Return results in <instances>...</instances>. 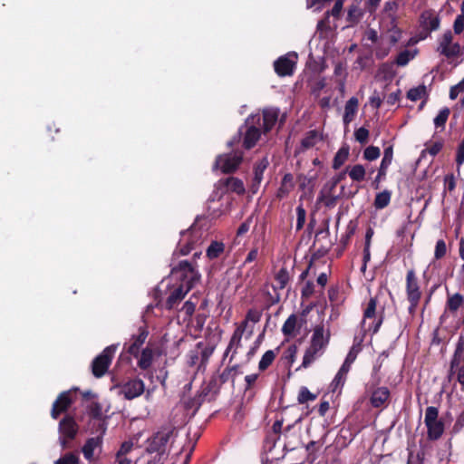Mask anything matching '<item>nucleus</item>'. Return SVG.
Instances as JSON below:
<instances>
[{"label": "nucleus", "instance_id": "nucleus-1", "mask_svg": "<svg viewBox=\"0 0 464 464\" xmlns=\"http://www.w3.org/2000/svg\"><path fill=\"white\" fill-rule=\"evenodd\" d=\"M89 411L92 415V418L89 420V426H92V430L95 429L96 433L95 436L89 438V462H96L103 456L102 443L107 428L100 404L93 401H89Z\"/></svg>", "mask_w": 464, "mask_h": 464}, {"label": "nucleus", "instance_id": "nucleus-2", "mask_svg": "<svg viewBox=\"0 0 464 464\" xmlns=\"http://www.w3.org/2000/svg\"><path fill=\"white\" fill-rule=\"evenodd\" d=\"M330 340V331L324 329V324L316 325L314 329L310 344L306 348L301 367L308 368L316 359L321 357Z\"/></svg>", "mask_w": 464, "mask_h": 464}, {"label": "nucleus", "instance_id": "nucleus-3", "mask_svg": "<svg viewBox=\"0 0 464 464\" xmlns=\"http://www.w3.org/2000/svg\"><path fill=\"white\" fill-rule=\"evenodd\" d=\"M171 276L176 280H179L181 282V285H190L191 289L200 279V275L198 272L187 260H182L179 261L177 265H172Z\"/></svg>", "mask_w": 464, "mask_h": 464}, {"label": "nucleus", "instance_id": "nucleus-4", "mask_svg": "<svg viewBox=\"0 0 464 464\" xmlns=\"http://www.w3.org/2000/svg\"><path fill=\"white\" fill-rule=\"evenodd\" d=\"M424 423L427 428V438L429 440H440L445 430L444 421L439 418V409L429 406L425 410Z\"/></svg>", "mask_w": 464, "mask_h": 464}, {"label": "nucleus", "instance_id": "nucleus-5", "mask_svg": "<svg viewBox=\"0 0 464 464\" xmlns=\"http://www.w3.org/2000/svg\"><path fill=\"white\" fill-rule=\"evenodd\" d=\"M117 347L116 344L107 346L101 354L94 358L92 363V372L96 378H101L107 372Z\"/></svg>", "mask_w": 464, "mask_h": 464}, {"label": "nucleus", "instance_id": "nucleus-6", "mask_svg": "<svg viewBox=\"0 0 464 464\" xmlns=\"http://www.w3.org/2000/svg\"><path fill=\"white\" fill-rule=\"evenodd\" d=\"M243 160L241 150H233L229 153L220 154L217 157L214 169H219L223 173L235 172Z\"/></svg>", "mask_w": 464, "mask_h": 464}, {"label": "nucleus", "instance_id": "nucleus-7", "mask_svg": "<svg viewBox=\"0 0 464 464\" xmlns=\"http://www.w3.org/2000/svg\"><path fill=\"white\" fill-rule=\"evenodd\" d=\"M77 390L72 389L61 392L53 403L51 416L56 420L62 413L66 412L76 401Z\"/></svg>", "mask_w": 464, "mask_h": 464}, {"label": "nucleus", "instance_id": "nucleus-8", "mask_svg": "<svg viewBox=\"0 0 464 464\" xmlns=\"http://www.w3.org/2000/svg\"><path fill=\"white\" fill-rule=\"evenodd\" d=\"M436 50L448 59L456 58L461 54V47L458 43H453V34L450 31L445 32L439 38Z\"/></svg>", "mask_w": 464, "mask_h": 464}, {"label": "nucleus", "instance_id": "nucleus-9", "mask_svg": "<svg viewBox=\"0 0 464 464\" xmlns=\"http://www.w3.org/2000/svg\"><path fill=\"white\" fill-rule=\"evenodd\" d=\"M113 389H118V393L126 400H133L144 392L145 384L142 380L134 378L123 383H115Z\"/></svg>", "mask_w": 464, "mask_h": 464}, {"label": "nucleus", "instance_id": "nucleus-10", "mask_svg": "<svg viewBox=\"0 0 464 464\" xmlns=\"http://www.w3.org/2000/svg\"><path fill=\"white\" fill-rule=\"evenodd\" d=\"M407 299L411 304L410 309L414 310L420 300L421 291L419 286L418 278L413 269L407 272L406 276Z\"/></svg>", "mask_w": 464, "mask_h": 464}, {"label": "nucleus", "instance_id": "nucleus-11", "mask_svg": "<svg viewBox=\"0 0 464 464\" xmlns=\"http://www.w3.org/2000/svg\"><path fill=\"white\" fill-rule=\"evenodd\" d=\"M59 431L63 449H68L70 448L69 442L77 434L78 425L72 416H65L59 423Z\"/></svg>", "mask_w": 464, "mask_h": 464}, {"label": "nucleus", "instance_id": "nucleus-12", "mask_svg": "<svg viewBox=\"0 0 464 464\" xmlns=\"http://www.w3.org/2000/svg\"><path fill=\"white\" fill-rule=\"evenodd\" d=\"M297 56L294 53H287L279 57L274 63L276 72L281 76H290L294 73Z\"/></svg>", "mask_w": 464, "mask_h": 464}, {"label": "nucleus", "instance_id": "nucleus-13", "mask_svg": "<svg viewBox=\"0 0 464 464\" xmlns=\"http://www.w3.org/2000/svg\"><path fill=\"white\" fill-rule=\"evenodd\" d=\"M254 117L248 118L246 121V131L243 137V146L246 150L252 149L261 136L260 128L254 125Z\"/></svg>", "mask_w": 464, "mask_h": 464}, {"label": "nucleus", "instance_id": "nucleus-14", "mask_svg": "<svg viewBox=\"0 0 464 464\" xmlns=\"http://www.w3.org/2000/svg\"><path fill=\"white\" fill-rule=\"evenodd\" d=\"M206 235L207 232L203 231L197 223L193 224L188 231L182 233V237L188 236L191 238L188 239V241L186 243V246L180 248L181 254L188 255L191 250L190 245L199 243Z\"/></svg>", "mask_w": 464, "mask_h": 464}, {"label": "nucleus", "instance_id": "nucleus-15", "mask_svg": "<svg viewBox=\"0 0 464 464\" xmlns=\"http://www.w3.org/2000/svg\"><path fill=\"white\" fill-rule=\"evenodd\" d=\"M217 188L224 189V192H234L237 195H243L246 191L243 181L236 177L221 179L217 184Z\"/></svg>", "mask_w": 464, "mask_h": 464}, {"label": "nucleus", "instance_id": "nucleus-16", "mask_svg": "<svg viewBox=\"0 0 464 464\" xmlns=\"http://www.w3.org/2000/svg\"><path fill=\"white\" fill-rule=\"evenodd\" d=\"M148 331L145 329L140 328V333L137 335H132L130 339L129 343L124 344V348L128 353L134 356L135 358L139 357L140 347L145 343L148 337Z\"/></svg>", "mask_w": 464, "mask_h": 464}, {"label": "nucleus", "instance_id": "nucleus-17", "mask_svg": "<svg viewBox=\"0 0 464 464\" xmlns=\"http://www.w3.org/2000/svg\"><path fill=\"white\" fill-rule=\"evenodd\" d=\"M190 290V285L185 286L179 285L170 293V295L167 298L166 308L169 310L173 309L178 304L181 302V300Z\"/></svg>", "mask_w": 464, "mask_h": 464}, {"label": "nucleus", "instance_id": "nucleus-18", "mask_svg": "<svg viewBox=\"0 0 464 464\" xmlns=\"http://www.w3.org/2000/svg\"><path fill=\"white\" fill-rule=\"evenodd\" d=\"M392 158H393L392 146H389V147L385 148V150L383 151V158L381 162L378 175L374 180L375 188H378L380 180L386 176L387 169L392 161Z\"/></svg>", "mask_w": 464, "mask_h": 464}, {"label": "nucleus", "instance_id": "nucleus-19", "mask_svg": "<svg viewBox=\"0 0 464 464\" xmlns=\"http://www.w3.org/2000/svg\"><path fill=\"white\" fill-rule=\"evenodd\" d=\"M390 398V391L386 387H379L375 389L370 398L371 404L374 408L382 407L387 403Z\"/></svg>", "mask_w": 464, "mask_h": 464}, {"label": "nucleus", "instance_id": "nucleus-20", "mask_svg": "<svg viewBox=\"0 0 464 464\" xmlns=\"http://www.w3.org/2000/svg\"><path fill=\"white\" fill-rule=\"evenodd\" d=\"M269 165V161L267 158H263L259 161H257L255 165L254 169V178H253V184H252V190L254 193L256 192L262 179H263V174L264 171L266 169L267 166Z\"/></svg>", "mask_w": 464, "mask_h": 464}, {"label": "nucleus", "instance_id": "nucleus-21", "mask_svg": "<svg viewBox=\"0 0 464 464\" xmlns=\"http://www.w3.org/2000/svg\"><path fill=\"white\" fill-rule=\"evenodd\" d=\"M155 352L150 346H146L139 354L138 367L141 370H148L153 362Z\"/></svg>", "mask_w": 464, "mask_h": 464}, {"label": "nucleus", "instance_id": "nucleus-22", "mask_svg": "<svg viewBox=\"0 0 464 464\" xmlns=\"http://www.w3.org/2000/svg\"><path fill=\"white\" fill-rule=\"evenodd\" d=\"M171 430H164L157 432L153 437L151 442V448L153 450L160 451L163 450L164 447L169 440L170 436L172 435Z\"/></svg>", "mask_w": 464, "mask_h": 464}, {"label": "nucleus", "instance_id": "nucleus-23", "mask_svg": "<svg viewBox=\"0 0 464 464\" xmlns=\"http://www.w3.org/2000/svg\"><path fill=\"white\" fill-rule=\"evenodd\" d=\"M277 109H266L263 111V125L262 129L264 133H266L272 130L278 118Z\"/></svg>", "mask_w": 464, "mask_h": 464}, {"label": "nucleus", "instance_id": "nucleus-24", "mask_svg": "<svg viewBox=\"0 0 464 464\" xmlns=\"http://www.w3.org/2000/svg\"><path fill=\"white\" fill-rule=\"evenodd\" d=\"M358 109V99L352 97L349 99L344 106L343 121L349 123L353 120V117Z\"/></svg>", "mask_w": 464, "mask_h": 464}, {"label": "nucleus", "instance_id": "nucleus-25", "mask_svg": "<svg viewBox=\"0 0 464 464\" xmlns=\"http://www.w3.org/2000/svg\"><path fill=\"white\" fill-rule=\"evenodd\" d=\"M293 176L290 173H286L282 179L281 186L276 193V197L280 199L285 198L293 189Z\"/></svg>", "mask_w": 464, "mask_h": 464}, {"label": "nucleus", "instance_id": "nucleus-26", "mask_svg": "<svg viewBox=\"0 0 464 464\" xmlns=\"http://www.w3.org/2000/svg\"><path fill=\"white\" fill-rule=\"evenodd\" d=\"M446 305L449 311L456 313L459 308L463 307L464 296L459 293L448 295Z\"/></svg>", "mask_w": 464, "mask_h": 464}, {"label": "nucleus", "instance_id": "nucleus-27", "mask_svg": "<svg viewBox=\"0 0 464 464\" xmlns=\"http://www.w3.org/2000/svg\"><path fill=\"white\" fill-rule=\"evenodd\" d=\"M456 376V380L464 386V361L461 362H450L449 378Z\"/></svg>", "mask_w": 464, "mask_h": 464}, {"label": "nucleus", "instance_id": "nucleus-28", "mask_svg": "<svg viewBox=\"0 0 464 464\" xmlns=\"http://www.w3.org/2000/svg\"><path fill=\"white\" fill-rule=\"evenodd\" d=\"M333 30V25L330 21V12L327 11L324 17L317 24V32L320 37H327L328 34Z\"/></svg>", "mask_w": 464, "mask_h": 464}, {"label": "nucleus", "instance_id": "nucleus-29", "mask_svg": "<svg viewBox=\"0 0 464 464\" xmlns=\"http://www.w3.org/2000/svg\"><path fill=\"white\" fill-rule=\"evenodd\" d=\"M349 151L350 150L348 146H343L338 150L333 161V168L334 169H339L343 165V163L348 160Z\"/></svg>", "mask_w": 464, "mask_h": 464}, {"label": "nucleus", "instance_id": "nucleus-30", "mask_svg": "<svg viewBox=\"0 0 464 464\" xmlns=\"http://www.w3.org/2000/svg\"><path fill=\"white\" fill-rule=\"evenodd\" d=\"M275 280L276 282V285H272V287H276V289H284L290 280L289 272L285 267H282L278 270V272L275 275Z\"/></svg>", "mask_w": 464, "mask_h": 464}, {"label": "nucleus", "instance_id": "nucleus-31", "mask_svg": "<svg viewBox=\"0 0 464 464\" xmlns=\"http://www.w3.org/2000/svg\"><path fill=\"white\" fill-rule=\"evenodd\" d=\"M392 192L385 189L376 195L373 206L377 209H382L390 204Z\"/></svg>", "mask_w": 464, "mask_h": 464}, {"label": "nucleus", "instance_id": "nucleus-32", "mask_svg": "<svg viewBox=\"0 0 464 464\" xmlns=\"http://www.w3.org/2000/svg\"><path fill=\"white\" fill-rule=\"evenodd\" d=\"M225 250V245L219 241H212L207 248L206 254L209 259L218 258Z\"/></svg>", "mask_w": 464, "mask_h": 464}, {"label": "nucleus", "instance_id": "nucleus-33", "mask_svg": "<svg viewBox=\"0 0 464 464\" xmlns=\"http://www.w3.org/2000/svg\"><path fill=\"white\" fill-rule=\"evenodd\" d=\"M348 175L352 180L361 182L366 175L365 168L361 164H356L350 169L348 168Z\"/></svg>", "mask_w": 464, "mask_h": 464}, {"label": "nucleus", "instance_id": "nucleus-34", "mask_svg": "<svg viewBox=\"0 0 464 464\" xmlns=\"http://www.w3.org/2000/svg\"><path fill=\"white\" fill-rule=\"evenodd\" d=\"M418 53V50L417 49H414V50H404L402 52H401L397 57H396V60H395V63L398 65V66H405L408 64V63L412 60L416 54Z\"/></svg>", "mask_w": 464, "mask_h": 464}, {"label": "nucleus", "instance_id": "nucleus-35", "mask_svg": "<svg viewBox=\"0 0 464 464\" xmlns=\"http://www.w3.org/2000/svg\"><path fill=\"white\" fill-rule=\"evenodd\" d=\"M423 24L427 29L430 31L437 30L440 26V19L438 16L433 15L430 13H424L421 14Z\"/></svg>", "mask_w": 464, "mask_h": 464}, {"label": "nucleus", "instance_id": "nucleus-36", "mask_svg": "<svg viewBox=\"0 0 464 464\" xmlns=\"http://www.w3.org/2000/svg\"><path fill=\"white\" fill-rule=\"evenodd\" d=\"M320 140V135L316 130H310L306 133L305 137L302 140V147L304 149H310L314 147L317 141Z\"/></svg>", "mask_w": 464, "mask_h": 464}, {"label": "nucleus", "instance_id": "nucleus-37", "mask_svg": "<svg viewBox=\"0 0 464 464\" xmlns=\"http://www.w3.org/2000/svg\"><path fill=\"white\" fill-rule=\"evenodd\" d=\"M298 318L295 314H291L286 321L285 322L282 332L285 336H290L294 334Z\"/></svg>", "mask_w": 464, "mask_h": 464}, {"label": "nucleus", "instance_id": "nucleus-38", "mask_svg": "<svg viewBox=\"0 0 464 464\" xmlns=\"http://www.w3.org/2000/svg\"><path fill=\"white\" fill-rule=\"evenodd\" d=\"M462 361H464V336L461 335L458 340L450 362H456L458 364V362H461Z\"/></svg>", "mask_w": 464, "mask_h": 464}, {"label": "nucleus", "instance_id": "nucleus-39", "mask_svg": "<svg viewBox=\"0 0 464 464\" xmlns=\"http://www.w3.org/2000/svg\"><path fill=\"white\" fill-rule=\"evenodd\" d=\"M426 94H427L426 86L420 85L416 88L411 89L407 92V97L411 101L416 102V101L422 99L424 96H426Z\"/></svg>", "mask_w": 464, "mask_h": 464}, {"label": "nucleus", "instance_id": "nucleus-40", "mask_svg": "<svg viewBox=\"0 0 464 464\" xmlns=\"http://www.w3.org/2000/svg\"><path fill=\"white\" fill-rule=\"evenodd\" d=\"M376 306H377V300L376 298H371L369 303L367 304V307L364 310L363 313V321L362 324H366L367 319H371L375 317L376 314Z\"/></svg>", "mask_w": 464, "mask_h": 464}, {"label": "nucleus", "instance_id": "nucleus-41", "mask_svg": "<svg viewBox=\"0 0 464 464\" xmlns=\"http://www.w3.org/2000/svg\"><path fill=\"white\" fill-rule=\"evenodd\" d=\"M450 111L449 108H443L440 111L438 115L434 118V124L437 128H444L448 118L450 116Z\"/></svg>", "mask_w": 464, "mask_h": 464}, {"label": "nucleus", "instance_id": "nucleus-42", "mask_svg": "<svg viewBox=\"0 0 464 464\" xmlns=\"http://www.w3.org/2000/svg\"><path fill=\"white\" fill-rule=\"evenodd\" d=\"M275 358H276V353H274V351H272V350L266 351L259 362V364H258L259 370H261V371L266 370L273 362Z\"/></svg>", "mask_w": 464, "mask_h": 464}, {"label": "nucleus", "instance_id": "nucleus-43", "mask_svg": "<svg viewBox=\"0 0 464 464\" xmlns=\"http://www.w3.org/2000/svg\"><path fill=\"white\" fill-rule=\"evenodd\" d=\"M443 145H444V142L442 140H437L434 142L426 143V149L422 151V153L428 152L430 155L434 157L441 150V149L443 148Z\"/></svg>", "mask_w": 464, "mask_h": 464}, {"label": "nucleus", "instance_id": "nucleus-44", "mask_svg": "<svg viewBox=\"0 0 464 464\" xmlns=\"http://www.w3.org/2000/svg\"><path fill=\"white\" fill-rule=\"evenodd\" d=\"M316 394L310 392V391L306 387H301L297 401L300 404H304L309 401H314L316 399Z\"/></svg>", "mask_w": 464, "mask_h": 464}, {"label": "nucleus", "instance_id": "nucleus-45", "mask_svg": "<svg viewBox=\"0 0 464 464\" xmlns=\"http://www.w3.org/2000/svg\"><path fill=\"white\" fill-rule=\"evenodd\" d=\"M361 15H362L361 11L357 5H353L349 7L348 14H347V20L351 24L358 23Z\"/></svg>", "mask_w": 464, "mask_h": 464}, {"label": "nucleus", "instance_id": "nucleus-46", "mask_svg": "<svg viewBox=\"0 0 464 464\" xmlns=\"http://www.w3.org/2000/svg\"><path fill=\"white\" fill-rule=\"evenodd\" d=\"M381 151L378 147L369 146L363 151V158L367 160H374L380 157Z\"/></svg>", "mask_w": 464, "mask_h": 464}, {"label": "nucleus", "instance_id": "nucleus-47", "mask_svg": "<svg viewBox=\"0 0 464 464\" xmlns=\"http://www.w3.org/2000/svg\"><path fill=\"white\" fill-rule=\"evenodd\" d=\"M262 317V312L256 309H249L246 314V320L253 324L258 323Z\"/></svg>", "mask_w": 464, "mask_h": 464}, {"label": "nucleus", "instance_id": "nucleus-48", "mask_svg": "<svg viewBox=\"0 0 464 464\" xmlns=\"http://www.w3.org/2000/svg\"><path fill=\"white\" fill-rule=\"evenodd\" d=\"M296 216H297L296 229L300 230L303 228V227L304 225L305 217H306V212H305L304 208H303V206L300 205L296 208Z\"/></svg>", "mask_w": 464, "mask_h": 464}, {"label": "nucleus", "instance_id": "nucleus-49", "mask_svg": "<svg viewBox=\"0 0 464 464\" xmlns=\"http://www.w3.org/2000/svg\"><path fill=\"white\" fill-rule=\"evenodd\" d=\"M78 457L74 453H66L63 457L55 461V464H77Z\"/></svg>", "mask_w": 464, "mask_h": 464}, {"label": "nucleus", "instance_id": "nucleus-50", "mask_svg": "<svg viewBox=\"0 0 464 464\" xmlns=\"http://www.w3.org/2000/svg\"><path fill=\"white\" fill-rule=\"evenodd\" d=\"M354 136H355V140L358 142L364 144L368 141L369 130L363 127H361L355 130Z\"/></svg>", "mask_w": 464, "mask_h": 464}, {"label": "nucleus", "instance_id": "nucleus-51", "mask_svg": "<svg viewBox=\"0 0 464 464\" xmlns=\"http://www.w3.org/2000/svg\"><path fill=\"white\" fill-rule=\"evenodd\" d=\"M447 247L444 240H438L435 246L434 256L436 259H440L446 255Z\"/></svg>", "mask_w": 464, "mask_h": 464}, {"label": "nucleus", "instance_id": "nucleus-52", "mask_svg": "<svg viewBox=\"0 0 464 464\" xmlns=\"http://www.w3.org/2000/svg\"><path fill=\"white\" fill-rule=\"evenodd\" d=\"M456 163L457 170L459 172L460 166L464 163V139L461 140L460 144L458 147L456 153Z\"/></svg>", "mask_w": 464, "mask_h": 464}, {"label": "nucleus", "instance_id": "nucleus-53", "mask_svg": "<svg viewBox=\"0 0 464 464\" xmlns=\"http://www.w3.org/2000/svg\"><path fill=\"white\" fill-rule=\"evenodd\" d=\"M274 293H270L268 290L266 291V302L268 305H273L277 304L280 301V294L277 292L276 287H272Z\"/></svg>", "mask_w": 464, "mask_h": 464}, {"label": "nucleus", "instance_id": "nucleus-54", "mask_svg": "<svg viewBox=\"0 0 464 464\" xmlns=\"http://www.w3.org/2000/svg\"><path fill=\"white\" fill-rule=\"evenodd\" d=\"M344 0H335L334 5L333 9L330 12V15L334 16V18H339L341 15V12L343 9Z\"/></svg>", "mask_w": 464, "mask_h": 464}, {"label": "nucleus", "instance_id": "nucleus-55", "mask_svg": "<svg viewBox=\"0 0 464 464\" xmlns=\"http://www.w3.org/2000/svg\"><path fill=\"white\" fill-rule=\"evenodd\" d=\"M454 32L457 34H459L464 30V16L463 15H458L457 18L454 21L453 24Z\"/></svg>", "mask_w": 464, "mask_h": 464}, {"label": "nucleus", "instance_id": "nucleus-56", "mask_svg": "<svg viewBox=\"0 0 464 464\" xmlns=\"http://www.w3.org/2000/svg\"><path fill=\"white\" fill-rule=\"evenodd\" d=\"M252 219H253V217H249L246 219V221H244L240 225V227H238L237 232V236H242V235L246 234V232H248L251 223H252Z\"/></svg>", "mask_w": 464, "mask_h": 464}, {"label": "nucleus", "instance_id": "nucleus-57", "mask_svg": "<svg viewBox=\"0 0 464 464\" xmlns=\"http://www.w3.org/2000/svg\"><path fill=\"white\" fill-rule=\"evenodd\" d=\"M338 184L337 183H334V179H331L324 186V192L329 196V197H334V189L335 188V187L337 186Z\"/></svg>", "mask_w": 464, "mask_h": 464}, {"label": "nucleus", "instance_id": "nucleus-58", "mask_svg": "<svg viewBox=\"0 0 464 464\" xmlns=\"http://www.w3.org/2000/svg\"><path fill=\"white\" fill-rule=\"evenodd\" d=\"M237 327H239L244 333L246 332L248 337H250L254 332V326L250 325L246 319L238 324Z\"/></svg>", "mask_w": 464, "mask_h": 464}, {"label": "nucleus", "instance_id": "nucleus-59", "mask_svg": "<svg viewBox=\"0 0 464 464\" xmlns=\"http://www.w3.org/2000/svg\"><path fill=\"white\" fill-rule=\"evenodd\" d=\"M382 0H366L365 6L369 13H374Z\"/></svg>", "mask_w": 464, "mask_h": 464}, {"label": "nucleus", "instance_id": "nucleus-60", "mask_svg": "<svg viewBox=\"0 0 464 464\" xmlns=\"http://www.w3.org/2000/svg\"><path fill=\"white\" fill-rule=\"evenodd\" d=\"M132 442L125 441L121 444L119 451L117 452V455H124L126 456L127 453H129L132 449Z\"/></svg>", "mask_w": 464, "mask_h": 464}, {"label": "nucleus", "instance_id": "nucleus-61", "mask_svg": "<svg viewBox=\"0 0 464 464\" xmlns=\"http://www.w3.org/2000/svg\"><path fill=\"white\" fill-rule=\"evenodd\" d=\"M314 293V284L312 282H307L304 285V287L302 290V296L303 297H309Z\"/></svg>", "mask_w": 464, "mask_h": 464}, {"label": "nucleus", "instance_id": "nucleus-62", "mask_svg": "<svg viewBox=\"0 0 464 464\" xmlns=\"http://www.w3.org/2000/svg\"><path fill=\"white\" fill-rule=\"evenodd\" d=\"M444 182L450 191H452L456 187L455 178L452 174L445 176Z\"/></svg>", "mask_w": 464, "mask_h": 464}, {"label": "nucleus", "instance_id": "nucleus-63", "mask_svg": "<svg viewBox=\"0 0 464 464\" xmlns=\"http://www.w3.org/2000/svg\"><path fill=\"white\" fill-rule=\"evenodd\" d=\"M196 305L190 301H187L182 307V310L187 315H192L195 312Z\"/></svg>", "mask_w": 464, "mask_h": 464}, {"label": "nucleus", "instance_id": "nucleus-64", "mask_svg": "<svg viewBox=\"0 0 464 464\" xmlns=\"http://www.w3.org/2000/svg\"><path fill=\"white\" fill-rule=\"evenodd\" d=\"M344 379L345 375L341 374V372H338L332 382V386L334 387V389H336L339 385H343L344 382Z\"/></svg>", "mask_w": 464, "mask_h": 464}]
</instances>
